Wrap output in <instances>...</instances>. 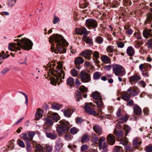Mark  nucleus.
<instances>
[{"instance_id": "bf43d9fd", "label": "nucleus", "mask_w": 152, "mask_h": 152, "mask_svg": "<svg viewBox=\"0 0 152 152\" xmlns=\"http://www.w3.org/2000/svg\"><path fill=\"white\" fill-rule=\"evenodd\" d=\"M92 140L94 143H97L98 140V137L96 134L92 137Z\"/></svg>"}, {"instance_id": "6ab92c4d", "label": "nucleus", "mask_w": 152, "mask_h": 152, "mask_svg": "<svg viewBox=\"0 0 152 152\" xmlns=\"http://www.w3.org/2000/svg\"><path fill=\"white\" fill-rule=\"evenodd\" d=\"M133 112L134 115L140 116L142 114L141 108L137 104L134 105L133 107Z\"/></svg>"}, {"instance_id": "393cba45", "label": "nucleus", "mask_w": 152, "mask_h": 152, "mask_svg": "<svg viewBox=\"0 0 152 152\" xmlns=\"http://www.w3.org/2000/svg\"><path fill=\"white\" fill-rule=\"evenodd\" d=\"M127 54L130 56H133L135 53V50L132 46H129L126 50Z\"/></svg>"}, {"instance_id": "dca6fc26", "label": "nucleus", "mask_w": 152, "mask_h": 152, "mask_svg": "<svg viewBox=\"0 0 152 152\" xmlns=\"http://www.w3.org/2000/svg\"><path fill=\"white\" fill-rule=\"evenodd\" d=\"M140 77L136 74H134L131 76L129 78V82L131 83V85H133L136 83L138 80H140Z\"/></svg>"}, {"instance_id": "69168bd1", "label": "nucleus", "mask_w": 152, "mask_h": 152, "mask_svg": "<svg viewBox=\"0 0 152 152\" xmlns=\"http://www.w3.org/2000/svg\"><path fill=\"white\" fill-rule=\"evenodd\" d=\"M114 66L113 65L111 64V65H108L107 66H105L104 68H105V69L107 71H109L110 70V69H111V68H113V67Z\"/></svg>"}, {"instance_id": "a19ab883", "label": "nucleus", "mask_w": 152, "mask_h": 152, "mask_svg": "<svg viewBox=\"0 0 152 152\" xmlns=\"http://www.w3.org/2000/svg\"><path fill=\"white\" fill-rule=\"evenodd\" d=\"M114 47L111 45H109L107 46L106 50L108 53H112L114 51H115V49L114 48Z\"/></svg>"}, {"instance_id": "5701e85b", "label": "nucleus", "mask_w": 152, "mask_h": 152, "mask_svg": "<svg viewBox=\"0 0 152 152\" xmlns=\"http://www.w3.org/2000/svg\"><path fill=\"white\" fill-rule=\"evenodd\" d=\"M141 141H139L137 138L134 139L132 141V146L136 149H138L139 146L142 143Z\"/></svg>"}, {"instance_id": "4be33fe9", "label": "nucleus", "mask_w": 152, "mask_h": 152, "mask_svg": "<svg viewBox=\"0 0 152 152\" xmlns=\"http://www.w3.org/2000/svg\"><path fill=\"white\" fill-rule=\"evenodd\" d=\"M43 113V111L42 110H41L40 108L37 109L35 114L36 117L35 120H38L42 117Z\"/></svg>"}, {"instance_id": "5fc2aeb1", "label": "nucleus", "mask_w": 152, "mask_h": 152, "mask_svg": "<svg viewBox=\"0 0 152 152\" xmlns=\"http://www.w3.org/2000/svg\"><path fill=\"white\" fill-rule=\"evenodd\" d=\"M16 2V0H10L8 4V6L10 7H12L14 5Z\"/></svg>"}, {"instance_id": "e2e57ef3", "label": "nucleus", "mask_w": 152, "mask_h": 152, "mask_svg": "<svg viewBox=\"0 0 152 152\" xmlns=\"http://www.w3.org/2000/svg\"><path fill=\"white\" fill-rule=\"evenodd\" d=\"M88 148V146L86 145H83L81 148V150L82 151H84Z\"/></svg>"}, {"instance_id": "58836bf2", "label": "nucleus", "mask_w": 152, "mask_h": 152, "mask_svg": "<svg viewBox=\"0 0 152 152\" xmlns=\"http://www.w3.org/2000/svg\"><path fill=\"white\" fill-rule=\"evenodd\" d=\"M124 129L125 131V135L126 137L129 131L131 130V128L126 125H124Z\"/></svg>"}, {"instance_id": "f3484780", "label": "nucleus", "mask_w": 152, "mask_h": 152, "mask_svg": "<svg viewBox=\"0 0 152 152\" xmlns=\"http://www.w3.org/2000/svg\"><path fill=\"white\" fill-rule=\"evenodd\" d=\"M107 140L108 144L110 145H113L115 142V137L112 134H109L107 135Z\"/></svg>"}, {"instance_id": "b1692460", "label": "nucleus", "mask_w": 152, "mask_h": 152, "mask_svg": "<svg viewBox=\"0 0 152 152\" xmlns=\"http://www.w3.org/2000/svg\"><path fill=\"white\" fill-rule=\"evenodd\" d=\"M83 39L87 44H88L90 46H93V42L92 38L89 37H84L83 38Z\"/></svg>"}, {"instance_id": "ddd939ff", "label": "nucleus", "mask_w": 152, "mask_h": 152, "mask_svg": "<svg viewBox=\"0 0 152 152\" xmlns=\"http://www.w3.org/2000/svg\"><path fill=\"white\" fill-rule=\"evenodd\" d=\"M47 118L51 119L52 118L54 121L57 122L60 119V117L57 113H54L52 112H50L47 114V117L45 118V120Z\"/></svg>"}, {"instance_id": "603ef678", "label": "nucleus", "mask_w": 152, "mask_h": 152, "mask_svg": "<svg viewBox=\"0 0 152 152\" xmlns=\"http://www.w3.org/2000/svg\"><path fill=\"white\" fill-rule=\"evenodd\" d=\"M79 130H77V129L75 127H73L70 130L71 133L72 134H75L77 133Z\"/></svg>"}, {"instance_id": "cd10ccee", "label": "nucleus", "mask_w": 152, "mask_h": 152, "mask_svg": "<svg viewBox=\"0 0 152 152\" xmlns=\"http://www.w3.org/2000/svg\"><path fill=\"white\" fill-rule=\"evenodd\" d=\"M89 136L88 134H84L82 137L81 142L82 143H86L89 140Z\"/></svg>"}, {"instance_id": "774afa93", "label": "nucleus", "mask_w": 152, "mask_h": 152, "mask_svg": "<svg viewBox=\"0 0 152 152\" xmlns=\"http://www.w3.org/2000/svg\"><path fill=\"white\" fill-rule=\"evenodd\" d=\"M149 110L147 108H144L143 110V112L145 115H148L149 114Z\"/></svg>"}, {"instance_id": "de8ad7c7", "label": "nucleus", "mask_w": 152, "mask_h": 152, "mask_svg": "<svg viewBox=\"0 0 152 152\" xmlns=\"http://www.w3.org/2000/svg\"><path fill=\"white\" fill-rule=\"evenodd\" d=\"M18 92L21 94H22L25 96V99H26V101H25V103L26 104V105L27 106L28 104V96L27 95V94H26V93H25L24 92H22V91H18Z\"/></svg>"}, {"instance_id": "f257e3e1", "label": "nucleus", "mask_w": 152, "mask_h": 152, "mask_svg": "<svg viewBox=\"0 0 152 152\" xmlns=\"http://www.w3.org/2000/svg\"><path fill=\"white\" fill-rule=\"evenodd\" d=\"M49 42L51 44V49L57 54L59 51L60 53H64L66 52L65 47H67L69 43L63 36L58 34H54L49 38Z\"/></svg>"}, {"instance_id": "680f3d73", "label": "nucleus", "mask_w": 152, "mask_h": 152, "mask_svg": "<svg viewBox=\"0 0 152 152\" xmlns=\"http://www.w3.org/2000/svg\"><path fill=\"white\" fill-rule=\"evenodd\" d=\"M117 45L118 47L122 48L124 47V44L121 42L119 41L117 43Z\"/></svg>"}, {"instance_id": "9b49d317", "label": "nucleus", "mask_w": 152, "mask_h": 152, "mask_svg": "<svg viewBox=\"0 0 152 152\" xmlns=\"http://www.w3.org/2000/svg\"><path fill=\"white\" fill-rule=\"evenodd\" d=\"M89 104L86 103L85 104V105L84 106V108L86 111L89 114L93 115L94 116L96 115H98L99 114H96V113L95 111H94L92 110L90 107L89 106V105L91 106H95L94 104H93L91 102L89 103Z\"/></svg>"}, {"instance_id": "f03ea898", "label": "nucleus", "mask_w": 152, "mask_h": 152, "mask_svg": "<svg viewBox=\"0 0 152 152\" xmlns=\"http://www.w3.org/2000/svg\"><path fill=\"white\" fill-rule=\"evenodd\" d=\"M14 40L18 42L17 43H13L9 44V49L11 51L16 52L17 50H20L21 48L22 49L28 50L32 48L33 42L28 38L25 37L20 40L17 39H14Z\"/></svg>"}, {"instance_id": "ea45409f", "label": "nucleus", "mask_w": 152, "mask_h": 152, "mask_svg": "<svg viewBox=\"0 0 152 152\" xmlns=\"http://www.w3.org/2000/svg\"><path fill=\"white\" fill-rule=\"evenodd\" d=\"M95 41L97 43L99 44L102 43L103 41V38L100 36H97L95 38Z\"/></svg>"}, {"instance_id": "6e6d98bb", "label": "nucleus", "mask_w": 152, "mask_h": 152, "mask_svg": "<svg viewBox=\"0 0 152 152\" xmlns=\"http://www.w3.org/2000/svg\"><path fill=\"white\" fill-rule=\"evenodd\" d=\"M79 89L80 91L83 93L86 92L87 91V88L84 86H81L79 88Z\"/></svg>"}, {"instance_id": "0eeeda50", "label": "nucleus", "mask_w": 152, "mask_h": 152, "mask_svg": "<svg viewBox=\"0 0 152 152\" xmlns=\"http://www.w3.org/2000/svg\"><path fill=\"white\" fill-rule=\"evenodd\" d=\"M113 70L115 75L117 76L122 77L125 74L124 68L121 65L116 64Z\"/></svg>"}, {"instance_id": "1a4fd4ad", "label": "nucleus", "mask_w": 152, "mask_h": 152, "mask_svg": "<svg viewBox=\"0 0 152 152\" xmlns=\"http://www.w3.org/2000/svg\"><path fill=\"white\" fill-rule=\"evenodd\" d=\"M85 25L86 27L88 29H94V31H96L95 28L97 27L98 24L96 20L89 18L86 20Z\"/></svg>"}, {"instance_id": "2eb2a0df", "label": "nucleus", "mask_w": 152, "mask_h": 152, "mask_svg": "<svg viewBox=\"0 0 152 152\" xmlns=\"http://www.w3.org/2000/svg\"><path fill=\"white\" fill-rule=\"evenodd\" d=\"M132 91V88L128 89L127 92L124 91L122 94V98L125 100L128 101L130 98L131 93Z\"/></svg>"}, {"instance_id": "13d9d810", "label": "nucleus", "mask_w": 152, "mask_h": 152, "mask_svg": "<svg viewBox=\"0 0 152 152\" xmlns=\"http://www.w3.org/2000/svg\"><path fill=\"white\" fill-rule=\"evenodd\" d=\"M147 152H152V146L148 145L147 146L145 149Z\"/></svg>"}, {"instance_id": "49530a36", "label": "nucleus", "mask_w": 152, "mask_h": 152, "mask_svg": "<svg viewBox=\"0 0 152 152\" xmlns=\"http://www.w3.org/2000/svg\"><path fill=\"white\" fill-rule=\"evenodd\" d=\"M71 74L73 77H76L78 75L77 71L75 69H73L71 71Z\"/></svg>"}, {"instance_id": "a211bd4d", "label": "nucleus", "mask_w": 152, "mask_h": 152, "mask_svg": "<svg viewBox=\"0 0 152 152\" xmlns=\"http://www.w3.org/2000/svg\"><path fill=\"white\" fill-rule=\"evenodd\" d=\"M76 32L77 34L80 35H83V37H85L87 35V30L85 27L82 28H76L75 29Z\"/></svg>"}, {"instance_id": "f704fd0d", "label": "nucleus", "mask_w": 152, "mask_h": 152, "mask_svg": "<svg viewBox=\"0 0 152 152\" xmlns=\"http://www.w3.org/2000/svg\"><path fill=\"white\" fill-rule=\"evenodd\" d=\"M113 152H124L122 148L119 146H115L114 148Z\"/></svg>"}, {"instance_id": "052dcab7", "label": "nucleus", "mask_w": 152, "mask_h": 152, "mask_svg": "<svg viewBox=\"0 0 152 152\" xmlns=\"http://www.w3.org/2000/svg\"><path fill=\"white\" fill-rule=\"evenodd\" d=\"M45 149L47 152H51L52 150V148L50 146H46Z\"/></svg>"}, {"instance_id": "bb28decb", "label": "nucleus", "mask_w": 152, "mask_h": 152, "mask_svg": "<svg viewBox=\"0 0 152 152\" xmlns=\"http://www.w3.org/2000/svg\"><path fill=\"white\" fill-rule=\"evenodd\" d=\"M102 61L106 63H110L111 59L106 55H103L101 58Z\"/></svg>"}, {"instance_id": "2f4dec72", "label": "nucleus", "mask_w": 152, "mask_h": 152, "mask_svg": "<svg viewBox=\"0 0 152 152\" xmlns=\"http://www.w3.org/2000/svg\"><path fill=\"white\" fill-rule=\"evenodd\" d=\"M35 148L36 152H45L43 147L39 145H36Z\"/></svg>"}, {"instance_id": "c9c22d12", "label": "nucleus", "mask_w": 152, "mask_h": 152, "mask_svg": "<svg viewBox=\"0 0 152 152\" xmlns=\"http://www.w3.org/2000/svg\"><path fill=\"white\" fill-rule=\"evenodd\" d=\"M52 107L53 109L59 110L62 107V106L59 105L58 103H54L52 104Z\"/></svg>"}, {"instance_id": "8fccbe9b", "label": "nucleus", "mask_w": 152, "mask_h": 152, "mask_svg": "<svg viewBox=\"0 0 152 152\" xmlns=\"http://www.w3.org/2000/svg\"><path fill=\"white\" fill-rule=\"evenodd\" d=\"M146 44L148 48H151L152 49V38L147 40Z\"/></svg>"}, {"instance_id": "20e7f679", "label": "nucleus", "mask_w": 152, "mask_h": 152, "mask_svg": "<svg viewBox=\"0 0 152 152\" xmlns=\"http://www.w3.org/2000/svg\"><path fill=\"white\" fill-rule=\"evenodd\" d=\"M59 124H57L56 126L57 131L59 134L62 135L66 133L65 135V139L67 140H71L72 136L68 131L69 129V123L65 120L60 121Z\"/></svg>"}, {"instance_id": "72a5a7b5", "label": "nucleus", "mask_w": 152, "mask_h": 152, "mask_svg": "<svg viewBox=\"0 0 152 152\" xmlns=\"http://www.w3.org/2000/svg\"><path fill=\"white\" fill-rule=\"evenodd\" d=\"M124 147L126 151H129L130 152H132L136 149L135 148H134V147H132L129 145H125Z\"/></svg>"}, {"instance_id": "aec40b11", "label": "nucleus", "mask_w": 152, "mask_h": 152, "mask_svg": "<svg viewBox=\"0 0 152 152\" xmlns=\"http://www.w3.org/2000/svg\"><path fill=\"white\" fill-rule=\"evenodd\" d=\"M114 133L116 135L117 140L119 141L124 137L123 136L124 133L123 130L115 131Z\"/></svg>"}, {"instance_id": "4c0bfd02", "label": "nucleus", "mask_w": 152, "mask_h": 152, "mask_svg": "<svg viewBox=\"0 0 152 152\" xmlns=\"http://www.w3.org/2000/svg\"><path fill=\"white\" fill-rule=\"evenodd\" d=\"M105 140L106 138L104 137H101L100 138L98 141V145L99 148L103 146L102 143Z\"/></svg>"}, {"instance_id": "423d86ee", "label": "nucleus", "mask_w": 152, "mask_h": 152, "mask_svg": "<svg viewBox=\"0 0 152 152\" xmlns=\"http://www.w3.org/2000/svg\"><path fill=\"white\" fill-rule=\"evenodd\" d=\"M91 96L94 99L97 100L96 101H95L94 102L96 104L99 108H102L103 107V103L100 93L96 91L92 93Z\"/></svg>"}, {"instance_id": "37998d69", "label": "nucleus", "mask_w": 152, "mask_h": 152, "mask_svg": "<svg viewBox=\"0 0 152 152\" xmlns=\"http://www.w3.org/2000/svg\"><path fill=\"white\" fill-rule=\"evenodd\" d=\"M101 75L98 72H96L94 73L93 75V78L94 80H98L100 79Z\"/></svg>"}, {"instance_id": "7ed1b4c3", "label": "nucleus", "mask_w": 152, "mask_h": 152, "mask_svg": "<svg viewBox=\"0 0 152 152\" xmlns=\"http://www.w3.org/2000/svg\"><path fill=\"white\" fill-rule=\"evenodd\" d=\"M52 64L49 62L48 64V68H49V71L51 72L53 76L50 78V83L53 85H56V83L58 84L61 83L62 78L64 79L65 78V74L64 70L62 69V65L61 64L58 65L56 67L57 70H55L53 67L51 68Z\"/></svg>"}, {"instance_id": "6e6552de", "label": "nucleus", "mask_w": 152, "mask_h": 152, "mask_svg": "<svg viewBox=\"0 0 152 152\" xmlns=\"http://www.w3.org/2000/svg\"><path fill=\"white\" fill-rule=\"evenodd\" d=\"M79 76L81 81L83 83H88L91 80L90 75L84 70H82L81 71L79 74Z\"/></svg>"}, {"instance_id": "0e129e2a", "label": "nucleus", "mask_w": 152, "mask_h": 152, "mask_svg": "<svg viewBox=\"0 0 152 152\" xmlns=\"http://www.w3.org/2000/svg\"><path fill=\"white\" fill-rule=\"evenodd\" d=\"M88 3L84 1V2L81 4V7L83 8H86L88 6Z\"/></svg>"}, {"instance_id": "a878e982", "label": "nucleus", "mask_w": 152, "mask_h": 152, "mask_svg": "<svg viewBox=\"0 0 152 152\" xmlns=\"http://www.w3.org/2000/svg\"><path fill=\"white\" fill-rule=\"evenodd\" d=\"M143 37L146 39L150 37H152V33H151L147 28L144 29L143 31Z\"/></svg>"}, {"instance_id": "338daca9", "label": "nucleus", "mask_w": 152, "mask_h": 152, "mask_svg": "<svg viewBox=\"0 0 152 152\" xmlns=\"http://www.w3.org/2000/svg\"><path fill=\"white\" fill-rule=\"evenodd\" d=\"M76 121L77 123L78 124H81L83 121V120L80 118H76Z\"/></svg>"}, {"instance_id": "79ce46f5", "label": "nucleus", "mask_w": 152, "mask_h": 152, "mask_svg": "<svg viewBox=\"0 0 152 152\" xmlns=\"http://www.w3.org/2000/svg\"><path fill=\"white\" fill-rule=\"evenodd\" d=\"M120 141V143L124 145H127L128 143V139L126 137L124 138H123L121 140H119Z\"/></svg>"}, {"instance_id": "864d4df0", "label": "nucleus", "mask_w": 152, "mask_h": 152, "mask_svg": "<svg viewBox=\"0 0 152 152\" xmlns=\"http://www.w3.org/2000/svg\"><path fill=\"white\" fill-rule=\"evenodd\" d=\"M130 88H132V94L131 93V94L133 96H136L138 94L139 92L138 90L134 89L132 87H131Z\"/></svg>"}, {"instance_id": "4d7b16f0", "label": "nucleus", "mask_w": 152, "mask_h": 152, "mask_svg": "<svg viewBox=\"0 0 152 152\" xmlns=\"http://www.w3.org/2000/svg\"><path fill=\"white\" fill-rule=\"evenodd\" d=\"M60 21L59 18L56 15H54V19L53 21V23L55 24L58 23Z\"/></svg>"}, {"instance_id": "c756f323", "label": "nucleus", "mask_w": 152, "mask_h": 152, "mask_svg": "<svg viewBox=\"0 0 152 152\" xmlns=\"http://www.w3.org/2000/svg\"><path fill=\"white\" fill-rule=\"evenodd\" d=\"M66 84L70 86H72L74 85V79L72 77H69L66 80Z\"/></svg>"}, {"instance_id": "7c9ffc66", "label": "nucleus", "mask_w": 152, "mask_h": 152, "mask_svg": "<svg viewBox=\"0 0 152 152\" xmlns=\"http://www.w3.org/2000/svg\"><path fill=\"white\" fill-rule=\"evenodd\" d=\"M63 146V144L61 142H57L55 147V152H58L62 147Z\"/></svg>"}, {"instance_id": "473e14b6", "label": "nucleus", "mask_w": 152, "mask_h": 152, "mask_svg": "<svg viewBox=\"0 0 152 152\" xmlns=\"http://www.w3.org/2000/svg\"><path fill=\"white\" fill-rule=\"evenodd\" d=\"M128 118L129 117L127 116L124 115L119 119V121L121 124L123 123L126 122Z\"/></svg>"}, {"instance_id": "412c9836", "label": "nucleus", "mask_w": 152, "mask_h": 152, "mask_svg": "<svg viewBox=\"0 0 152 152\" xmlns=\"http://www.w3.org/2000/svg\"><path fill=\"white\" fill-rule=\"evenodd\" d=\"M93 129L97 134L100 135L102 134V127L97 124H96L93 126Z\"/></svg>"}, {"instance_id": "3c124183", "label": "nucleus", "mask_w": 152, "mask_h": 152, "mask_svg": "<svg viewBox=\"0 0 152 152\" xmlns=\"http://www.w3.org/2000/svg\"><path fill=\"white\" fill-rule=\"evenodd\" d=\"M93 58L92 59H93V60H94V58H95L96 59H98L99 58V53L97 51H94V54L93 55Z\"/></svg>"}, {"instance_id": "c03bdc74", "label": "nucleus", "mask_w": 152, "mask_h": 152, "mask_svg": "<svg viewBox=\"0 0 152 152\" xmlns=\"http://www.w3.org/2000/svg\"><path fill=\"white\" fill-rule=\"evenodd\" d=\"M151 20H152V13H150L148 15L147 17L145 22L146 21L147 23H150L151 22Z\"/></svg>"}, {"instance_id": "c85d7f7f", "label": "nucleus", "mask_w": 152, "mask_h": 152, "mask_svg": "<svg viewBox=\"0 0 152 152\" xmlns=\"http://www.w3.org/2000/svg\"><path fill=\"white\" fill-rule=\"evenodd\" d=\"M82 95L81 93L78 91H77L76 93L75 99L77 102H79L80 99H82Z\"/></svg>"}, {"instance_id": "4468645a", "label": "nucleus", "mask_w": 152, "mask_h": 152, "mask_svg": "<svg viewBox=\"0 0 152 152\" xmlns=\"http://www.w3.org/2000/svg\"><path fill=\"white\" fill-rule=\"evenodd\" d=\"M92 51L90 50H87L82 52L80 55L84 57L85 58L90 60L91 58Z\"/></svg>"}, {"instance_id": "39448f33", "label": "nucleus", "mask_w": 152, "mask_h": 152, "mask_svg": "<svg viewBox=\"0 0 152 152\" xmlns=\"http://www.w3.org/2000/svg\"><path fill=\"white\" fill-rule=\"evenodd\" d=\"M53 125L52 121L48 118H46L43 125L42 130L45 133L47 137L51 140H54L57 137V134L54 132H50L52 130V126Z\"/></svg>"}, {"instance_id": "09e8293b", "label": "nucleus", "mask_w": 152, "mask_h": 152, "mask_svg": "<svg viewBox=\"0 0 152 152\" xmlns=\"http://www.w3.org/2000/svg\"><path fill=\"white\" fill-rule=\"evenodd\" d=\"M17 143L18 145L21 147L23 148L25 147V145L23 142L20 139H19L18 140Z\"/></svg>"}, {"instance_id": "e433bc0d", "label": "nucleus", "mask_w": 152, "mask_h": 152, "mask_svg": "<svg viewBox=\"0 0 152 152\" xmlns=\"http://www.w3.org/2000/svg\"><path fill=\"white\" fill-rule=\"evenodd\" d=\"M64 115L67 117H70L71 115L72 114V111L69 109H67L65 110L64 112Z\"/></svg>"}, {"instance_id": "f8f14e48", "label": "nucleus", "mask_w": 152, "mask_h": 152, "mask_svg": "<svg viewBox=\"0 0 152 152\" xmlns=\"http://www.w3.org/2000/svg\"><path fill=\"white\" fill-rule=\"evenodd\" d=\"M74 62L75 65V67L79 70L81 69L82 66L80 64L83 63L84 60L83 58L78 57L75 58Z\"/></svg>"}, {"instance_id": "9d476101", "label": "nucleus", "mask_w": 152, "mask_h": 152, "mask_svg": "<svg viewBox=\"0 0 152 152\" xmlns=\"http://www.w3.org/2000/svg\"><path fill=\"white\" fill-rule=\"evenodd\" d=\"M35 133L34 132H29L28 134L26 133H23L20 135L21 138H23L25 140L31 141L33 139Z\"/></svg>"}, {"instance_id": "a18cd8bd", "label": "nucleus", "mask_w": 152, "mask_h": 152, "mask_svg": "<svg viewBox=\"0 0 152 152\" xmlns=\"http://www.w3.org/2000/svg\"><path fill=\"white\" fill-rule=\"evenodd\" d=\"M26 144V149L28 151H31V141H28V140H25Z\"/></svg>"}]
</instances>
